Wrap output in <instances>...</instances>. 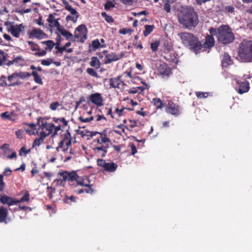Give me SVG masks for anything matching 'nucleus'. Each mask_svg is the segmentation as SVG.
I'll return each instance as SVG.
<instances>
[{"instance_id": "f257e3e1", "label": "nucleus", "mask_w": 252, "mask_h": 252, "mask_svg": "<svg viewBox=\"0 0 252 252\" xmlns=\"http://www.w3.org/2000/svg\"><path fill=\"white\" fill-rule=\"evenodd\" d=\"M179 23L186 29H191L198 23V16L192 7H189L181 11L178 15Z\"/></svg>"}, {"instance_id": "f03ea898", "label": "nucleus", "mask_w": 252, "mask_h": 252, "mask_svg": "<svg viewBox=\"0 0 252 252\" xmlns=\"http://www.w3.org/2000/svg\"><path fill=\"white\" fill-rule=\"evenodd\" d=\"M183 45L196 53L201 50V42L193 34L188 32L178 33Z\"/></svg>"}, {"instance_id": "7ed1b4c3", "label": "nucleus", "mask_w": 252, "mask_h": 252, "mask_svg": "<svg viewBox=\"0 0 252 252\" xmlns=\"http://www.w3.org/2000/svg\"><path fill=\"white\" fill-rule=\"evenodd\" d=\"M238 57L243 63L252 62V41L243 40L239 45Z\"/></svg>"}, {"instance_id": "20e7f679", "label": "nucleus", "mask_w": 252, "mask_h": 252, "mask_svg": "<svg viewBox=\"0 0 252 252\" xmlns=\"http://www.w3.org/2000/svg\"><path fill=\"white\" fill-rule=\"evenodd\" d=\"M217 40L220 43L228 44L233 41L234 35L227 25H221L217 30Z\"/></svg>"}, {"instance_id": "39448f33", "label": "nucleus", "mask_w": 252, "mask_h": 252, "mask_svg": "<svg viewBox=\"0 0 252 252\" xmlns=\"http://www.w3.org/2000/svg\"><path fill=\"white\" fill-rule=\"evenodd\" d=\"M90 182L88 178H82L79 176L76 183L77 185L81 186L83 188L77 190L76 192L78 194H81L84 192L91 194H93L94 190L92 188L93 185H91Z\"/></svg>"}, {"instance_id": "423d86ee", "label": "nucleus", "mask_w": 252, "mask_h": 252, "mask_svg": "<svg viewBox=\"0 0 252 252\" xmlns=\"http://www.w3.org/2000/svg\"><path fill=\"white\" fill-rule=\"evenodd\" d=\"M62 2L64 6L65 9L69 12L71 15H68L66 17V21L67 22L69 21H72L73 23H76L79 17V13L75 10V9L71 7L66 0H63Z\"/></svg>"}, {"instance_id": "0eeeda50", "label": "nucleus", "mask_w": 252, "mask_h": 252, "mask_svg": "<svg viewBox=\"0 0 252 252\" xmlns=\"http://www.w3.org/2000/svg\"><path fill=\"white\" fill-rule=\"evenodd\" d=\"M209 31L210 35H207L204 42L203 43L201 42V49L202 48L209 49L215 45V41L213 36L217 35V30L215 28H211Z\"/></svg>"}, {"instance_id": "6e6552de", "label": "nucleus", "mask_w": 252, "mask_h": 252, "mask_svg": "<svg viewBox=\"0 0 252 252\" xmlns=\"http://www.w3.org/2000/svg\"><path fill=\"white\" fill-rule=\"evenodd\" d=\"M96 162L99 167L102 168L104 171L108 173L114 172L118 167L117 163L113 162H106L103 159L99 158Z\"/></svg>"}, {"instance_id": "1a4fd4ad", "label": "nucleus", "mask_w": 252, "mask_h": 252, "mask_svg": "<svg viewBox=\"0 0 252 252\" xmlns=\"http://www.w3.org/2000/svg\"><path fill=\"white\" fill-rule=\"evenodd\" d=\"M102 53L105 56L104 63L105 64L117 61L123 58L125 55L124 53L123 52L119 55H117L112 52H109L107 50H104Z\"/></svg>"}, {"instance_id": "9d476101", "label": "nucleus", "mask_w": 252, "mask_h": 252, "mask_svg": "<svg viewBox=\"0 0 252 252\" xmlns=\"http://www.w3.org/2000/svg\"><path fill=\"white\" fill-rule=\"evenodd\" d=\"M71 145L70 135L69 133H67L63 135L62 140L59 142L58 147L56 148V150L57 152H59L60 150H62L63 152H65Z\"/></svg>"}, {"instance_id": "9b49d317", "label": "nucleus", "mask_w": 252, "mask_h": 252, "mask_svg": "<svg viewBox=\"0 0 252 252\" xmlns=\"http://www.w3.org/2000/svg\"><path fill=\"white\" fill-rule=\"evenodd\" d=\"M61 176H62L63 180L68 181L69 184L71 186L73 185L74 183H76L79 177V176L75 171H72L71 172L64 171L61 174Z\"/></svg>"}, {"instance_id": "f8f14e48", "label": "nucleus", "mask_w": 252, "mask_h": 252, "mask_svg": "<svg viewBox=\"0 0 252 252\" xmlns=\"http://www.w3.org/2000/svg\"><path fill=\"white\" fill-rule=\"evenodd\" d=\"M166 112L167 113L177 117L181 113L180 106L172 101H170L166 106Z\"/></svg>"}, {"instance_id": "ddd939ff", "label": "nucleus", "mask_w": 252, "mask_h": 252, "mask_svg": "<svg viewBox=\"0 0 252 252\" xmlns=\"http://www.w3.org/2000/svg\"><path fill=\"white\" fill-rule=\"evenodd\" d=\"M25 27L22 24L16 25H11L9 32L15 37L18 38L20 36L21 32L24 31Z\"/></svg>"}, {"instance_id": "4468645a", "label": "nucleus", "mask_w": 252, "mask_h": 252, "mask_svg": "<svg viewBox=\"0 0 252 252\" xmlns=\"http://www.w3.org/2000/svg\"><path fill=\"white\" fill-rule=\"evenodd\" d=\"M74 36L75 38L82 37L83 39L87 38V29L85 25L79 26L75 30Z\"/></svg>"}, {"instance_id": "2eb2a0df", "label": "nucleus", "mask_w": 252, "mask_h": 252, "mask_svg": "<svg viewBox=\"0 0 252 252\" xmlns=\"http://www.w3.org/2000/svg\"><path fill=\"white\" fill-rule=\"evenodd\" d=\"M0 202L4 205H8L9 206L18 204L16 199L1 193L0 194Z\"/></svg>"}, {"instance_id": "dca6fc26", "label": "nucleus", "mask_w": 252, "mask_h": 252, "mask_svg": "<svg viewBox=\"0 0 252 252\" xmlns=\"http://www.w3.org/2000/svg\"><path fill=\"white\" fill-rule=\"evenodd\" d=\"M108 148V145H103L98 144V145L96 147L94 148L93 150L95 154L97 156L104 157L107 152V149Z\"/></svg>"}, {"instance_id": "f3484780", "label": "nucleus", "mask_w": 252, "mask_h": 252, "mask_svg": "<svg viewBox=\"0 0 252 252\" xmlns=\"http://www.w3.org/2000/svg\"><path fill=\"white\" fill-rule=\"evenodd\" d=\"M90 100L97 106H101L103 105V99L101 94L99 93L93 94L90 95Z\"/></svg>"}, {"instance_id": "a211bd4d", "label": "nucleus", "mask_w": 252, "mask_h": 252, "mask_svg": "<svg viewBox=\"0 0 252 252\" xmlns=\"http://www.w3.org/2000/svg\"><path fill=\"white\" fill-rule=\"evenodd\" d=\"M8 214V210L3 206H0V223L7 224L11 220L7 218Z\"/></svg>"}, {"instance_id": "6ab92c4d", "label": "nucleus", "mask_w": 252, "mask_h": 252, "mask_svg": "<svg viewBox=\"0 0 252 252\" xmlns=\"http://www.w3.org/2000/svg\"><path fill=\"white\" fill-rule=\"evenodd\" d=\"M237 84L238 85V88L237 89V92L239 94H242L249 91L250 85L249 83L247 81L244 82L237 81Z\"/></svg>"}, {"instance_id": "aec40b11", "label": "nucleus", "mask_w": 252, "mask_h": 252, "mask_svg": "<svg viewBox=\"0 0 252 252\" xmlns=\"http://www.w3.org/2000/svg\"><path fill=\"white\" fill-rule=\"evenodd\" d=\"M38 123L39 125L40 128L47 133L48 135L51 134L55 128V126L53 124L48 123L47 122L44 123L42 121L41 124H40L39 120H38Z\"/></svg>"}, {"instance_id": "412c9836", "label": "nucleus", "mask_w": 252, "mask_h": 252, "mask_svg": "<svg viewBox=\"0 0 252 252\" xmlns=\"http://www.w3.org/2000/svg\"><path fill=\"white\" fill-rule=\"evenodd\" d=\"M233 63L231 57L227 53H224L222 55L221 65L223 67L226 68Z\"/></svg>"}, {"instance_id": "4be33fe9", "label": "nucleus", "mask_w": 252, "mask_h": 252, "mask_svg": "<svg viewBox=\"0 0 252 252\" xmlns=\"http://www.w3.org/2000/svg\"><path fill=\"white\" fill-rule=\"evenodd\" d=\"M157 68L159 74L160 75H168L169 70L166 63H159L157 64Z\"/></svg>"}, {"instance_id": "5701e85b", "label": "nucleus", "mask_w": 252, "mask_h": 252, "mask_svg": "<svg viewBox=\"0 0 252 252\" xmlns=\"http://www.w3.org/2000/svg\"><path fill=\"white\" fill-rule=\"evenodd\" d=\"M30 35L31 37L37 39H42L46 36V34L41 30L37 28L33 29L31 31Z\"/></svg>"}, {"instance_id": "b1692460", "label": "nucleus", "mask_w": 252, "mask_h": 252, "mask_svg": "<svg viewBox=\"0 0 252 252\" xmlns=\"http://www.w3.org/2000/svg\"><path fill=\"white\" fill-rule=\"evenodd\" d=\"M177 55L175 53L173 50L170 52H167L165 53L164 56V59L171 63H176L177 61Z\"/></svg>"}, {"instance_id": "393cba45", "label": "nucleus", "mask_w": 252, "mask_h": 252, "mask_svg": "<svg viewBox=\"0 0 252 252\" xmlns=\"http://www.w3.org/2000/svg\"><path fill=\"white\" fill-rule=\"evenodd\" d=\"M121 76H119L118 77L111 78L110 79V87L116 88H119V85L122 83L123 85H125L123 81L120 80Z\"/></svg>"}, {"instance_id": "a878e982", "label": "nucleus", "mask_w": 252, "mask_h": 252, "mask_svg": "<svg viewBox=\"0 0 252 252\" xmlns=\"http://www.w3.org/2000/svg\"><path fill=\"white\" fill-rule=\"evenodd\" d=\"M162 47L164 54L167 52H170L173 50L172 45L167 40L163 41Z\"/></svg>"}, {"instance_id": "bb28decb", "label": "nucleus", "mask_w": 252, "mask_h": 252, "mask_svg": "<svg viewBox=\"0 0 252 252\" xmlns=\"http://www.w3.org/2000/svg\"><path fill=\"white\" fill-rule=\"evenodd\" d=\"M110 142V139L107 138L105 134H101L100 139L97 140V143L99 145H102V144H104V145H108L107 143Z\"/></svg>"}, {"instance_id": "cd10ccee", "label": "nucleus", "mask_w": 252, "mask_h": 252, "mask_svg": "<svg viewBox=\"0 0 252 252\" xmlns=\"http://www.w3.org/2000/svg\"><path fill=\"white\" fill-rule=\"evenodd\" d=\"M59 32L61 33V34L62 35L64 36L67 40H72V39L73 35L69 31H67L64 29H61L59 30Z\"/></svg>"}, {"instance_id": "c85d7f7f", "label": "nucleus", "mask_w": 252, "mask_h": 252, "mask_svg": "<svg viewBox=\"0 0 252 252\" xmlns=\"http://www.w3.org/2000/svg\"><path fill=\"white\" fill-rule=\"evenodd\" d=\"M152 102L157 107V109H161L164 106L163 103L159 98H153Z\"/></svg>"}, {"instance_id": "c756f323", "label": "nucleus", "mask_w": 252, "mask_h": 252, "mask_svg": "<svg viewBox=\"0 0 252 252\" xmlns=\"http://www.w3.org/2000/svg\"><path fill=\"white\" fill-rule=\"evenodd\" d=\"M0 149L2 151L3 155L4 156H7L10 152H12V150L9 148V145L8 144L1 145Z\"/></svg>"}, {"instance_id": "7c9ffc66", "label": "nucleus", "mask_w": 252, "mask_h": 252, "mask_svg": "<svg viewBox=\"0 0 252 252\" xmlns=\"http://www.w3.org/2000/svg\"><path fill=\"white\" fill-rule=\"evenodd\" d=\"M41 43L42 44H45L46 45V47L45 48V51H46L47 50L51 51L55 45L54 42L51 40L42 41Z\"/></svg>"}, {"instance_id": "2f4dec72", "label": "nucleus", "mask_w": 252, "mask_h": 252, "mask_svg": "<svg viewBox=\"0 0 252 252\" xmlns=\"http://www.w3.org/2000/svg\"><path fill=\"white\" fill-rule=\"evenodd\" d=\"M90 64L91 66L94 67L96 69H98L100 67V62L97 57H92Z\"/></svg>"}, {"instance_id": "473e14b6", "label": "nucleus", "mask_w": 252, "mask_h": 252, "mask_svg": "<svg viewBox=\"0 0 252 252\" xmlns=\"http://www.w3.org/2000/svg\"><path fill=\"white\" fill-rule=\"evenodd\" d=\"M31 74V75L33 76L34 81L36 83L40 85H42L43 84L41 77L40 76L38 75L37 72L33 71Z\"/></svg>"}, {"instance_id": "72a5a7b5", "label": "nucleus", "mask_w": 252, "mask_h": 252, "mask_svg": "<svg viewBox=\"0 0 252 252\" xmlns=\"http://www.w3.org/2000/svg\"><path fill=\"white\" fill-rule=\"evenodd\" d=\"M155 28L154 25H146L145 26V31L143 32V35L146 37L149 35Z\"/></svg>"}, {"instance_id": "f704fd0d", "label": "nucleus", "mask_w": 252, "mask_h": 252, "mask_svg": "<svg viewBox=\"0 0 252 252\" xmlns=\"http://www.w3.org/2000/svg\"><path fill=\"white\" fill-rule=\"evenodd\" d=\"M77 197L73 196L71 195L70 196H68L67 195H65L63 201L64 203L67 204H71V202H75L76 201Z\"/></svg>"}, {"instance_id": "c9c22d12", "label": "nucleus", "mask_w": 252, "mask_h": 252, "mask_svg": "<svg viewBox=\"0 0 252 252\" xmlns=\"http://www.w3.org/2000/svg\"><path fill=\"white\" fill-rule=\"evenodd\" d=\"M16 74L15 75V76H17V78L19 77L23 79L29 77L31 76V74L28 72L20 71L19 72H16Z\"/></svg>"}, {"instance_id": "e433bc0d", "label": "nucleus", "mask_w": 252, "mask_h": 252, "mask_svg": "<svg viewBox=\"0 0 252 252\" xmlns=\"http://www.w3.org/2000/svg\"><path fill=\"white\" fill-rule=\"evenodd\" d=\"M30 200V194L28 191H25L24 195L20 199H17L18 203L20 202H28Z\"/></svg>"}, {"instance_id": "4c0bfd02", "label": "nucleus", "mask_w": 252, "mask_h": 252, "mask_svg": "<svg viewBox=\"0 0 252 252\" xmlns=\"http://www.w3.org/2000/svg\"><path fill=\"white\" fill-rule=\"evenodd\" d=\"M24 4H22L21 6H20V8L18 9H16V12L20 14L21 15H22L24 13H29L31 11V8H27V9H24Z\"/></svg>"}, {"instance_id": "58836bf2", "label": "nucleus", "mask_w": 252, "mask_h": 252, "mask_svg": "<svg viewBox=\"0 0 252 252\" xmlns=\"http://www.w3.org/2000/svg\"><path fill=\"white\" fill-rule=\"evenodd\" d=\"M92 46L94 49H96L99 47H105V45H101L98 39L92 41Z\"/></svg>"}, {"instance_id": "ea45409f", "label": "nucleus", "mask_w": 252, "mask_h": 252, "mask_svg": "<svg viewBox=\"0 0 252 252\" xmlns=\"http://www.w3.org/2000/svg\"><path fill=\"white\" fill-rule=\"evenodd\" d=\"M35 51L37 52L34 53V55L36 57H42L46 54V51L45 50H41L39 45H38L37 48L36 47Z\"/></svg>"}, {"instance_id": "a19ab883", "label": "nucleus", "mask_w": 252, "mask_h": 252, "mask_svg": "<svg viewBox=\"0 0 252 252\" xmlns=\"http://www.w3.org/2000/svg\"><path fill=\"white\" fill-rule=\"evenodd\" d=\"M6 61V58L4 52L0 50V66L4 64Z\"/></svg>"}, {"instance_id": "79ce46f5", "label": "nucleus", "mask_w": 252, "mask_h": 252, "mask_svg": "<svg viewBox=\"0 0 252 252\" xmlns=\"http://www.w3.org/2000/svg\"><path fill=\"white\" fill-rule=\"evenodd\" d=\"M101 16L105 19V21L109 23H111L114 22L112 17L110 15H108L105 12L101 13Z\"/></svg>"}, {"instance_id": "37998d69", "label": "nucleus", "mask_w": 252, "mask_h": 252, "mask_svg": "<svg viewBox=\"0 0 252 252\" xmlns=\"http://www.w3.org/2000/svg\"><path fill=\"white\" fill-rule=\"evenodd\" d=\"M195 94L198 98H206L209 94L208 93L202 92H196Z\"/></svg>"}, {"instance_id": "c03bdc74", "label": "nucleus", "mask_w": 252, "mask_h": 252, "mask_svg": "<svg viewBox=\"0 0 252 252\" xmlns=\"http://www.w3.org/2000/svg\"><path fill=\"white\" fill-rule=\"evenodd\" d=\"M159 41L158 40H156L154 42H152L150 44L151 48L153 52H156L158 50V47L159 45Z\"/></svg>"}, {"instance_id": "a18cd8bd", "label": "nucleus", "mask_w": 252, "mask_h": 252, "mask_svg": "<svg viewBox=\"0 0 252 252\" xmlns=\"http://www.w3.org/2000/svg\"><path fill=\"white\" fill-rule=\"evenodd\" d=\"M12 116V113H9L8 112H5L1 114V117L2 118L9 120L14 121V120L13 119Z\"/></svg>"}, {"instance_id": "49530a36", "label": "nucleus", "mask_w": 252, "mask_h": 252, "mask_svg": "<svg viewBox=\"0 0 252 252\" xmlns=\"http://www.w3.org/2000/svg\"><path fill=\"white\" fill-rule=\"evenodd\" d=\"M53 121L56 123H59L60 122H62L63 123V125L64 126H66L67 125V121L64 118H54Z\"/></svg>"}, {"instance_id": "de8ad7c7", "label": "nucleus", "mask_w": 252, "mask_h": 252, "mask_svg": "<svg viewBox=\"0 0 252 252\" xmlns=\"http://www.w3.org/2000/svg\"><path fill=\"white\" fill-rule=\"evenodd\" d=\"M5 183L3 181V175L0 174V192H2L5 188Z\"/></svg>"}, {"instance_id": "09e8293b", "label": "nucleus", "mask_w": 252, "mask_h": 252, "mask_svg": "<svg viewBox=\"0 0 252 252\" xmlns=\"http://www.w3.org/2000/svg\"><path fill=\"white\" fill-rule=\"evenodd\" d=\"M87 72L92 76L97 77L98 75L97 72L92 68H88L87 69Z\"/></svg>"}, {"instance_id": "8fccbe9b", "label": "nucleus", "mask_w": 252, "mask_h": 252, "mask_svg": "<svg viewBox=\"0 0 252 252\" xmlns=\"http://www.w3.org/2000/svg\"><path fill=\"white\" fill-rule=\"evenodd\" d=\"M30 149L26 150L25 147H22L19 150V156H23V153H24V156H26L30 152Z\"/></svg>"}, {"instance_id": "3c124183", "label": "nucleus", "mask_w": 252, "mask_h": 252, "mask_svg": "<svg viewBox=\"0 0 252 252\" xmlns=\"http://www.w3.org/2000/svg\"><path fill=\"white\" fill-rule=\"evenodd\" d=\"M53 60L51 58H48L46 60L41 61V64L43 65L48 66L53 63Z\"/></svg>"}, {"instance_id": "603ef678", "label": "nucleus", "mask_w": 252, "mask_h": 252, "mask_svg": "<svg viewBox=\"0 0 252 252\" xmlns=\"http://www.w3.org/2000/svg\"><path fill=\"white\" fill-rule=\"evenodd\" d=\"M27 42L30 46V49L32 51H35L36 47L37 48L38 44L32 41H28Z\"/></svg>"}, {"instance_id": "864d4df0", "label": "nucleus", "mask_w": 252, "mask_h": 252, "mask_svg": "<svg viewBox=\"0 0 252 252\" xmlns=\"http://www.w3.org/2000/svg\"><path fill=\"white\" fill-rule=\"evenodd\" d=\"M115 4L112 2L108 1L104 4V9L106 10H108L112 7H115Z\"/></svg>"}, {"instance_id": "5fc2aeb1", "label": "nucleus", "mask_w": 252, "mask_h": 252, "mask_svg": "<svg viewBox=\"0 0 252 252\" xmlns=\"http://www.w3.org/2000/svg\"><path fill=\"white\" fill-rule=\"evenodd\" d=\"M94 117L93 116L90 118H84L82 116L78 118V120L83 123H88L93 120Z\"/></svg>"}, {"instance_id": "6e6d98bb", "label": "nucleus", "mask_w": 252, "mask_h": 252, "mask_svg": "<svg viewBox=\"0 0 252 252\" xmlns=\"http://www.w3.org/2000/svg\"><path fill=\"white\" fill-rule=\"evenodd\" d=\"M43 140L42 138L40 137L36 138L33 141V146H39L41 143L43 142Z\"/></svg>"}, {"instance_id": "4d7b16f0", "label": "nucleus", "mask_w": 252, "mask_h": 252, "mask_svg": "<svg viewBox=\"0 0 252 252\" xmlns=\"http://www.w3.org/2000/svg\"><path fill=\"white\" fill-rule=\"evenodd\" d=\"M59 106L60 104L58 102H53L50 104V108L52 110H56Z\"/></svg>"}, {"instance_id": "13d9d810", "label": "nucleus", "mask_w": 252, "mask_h": 252, "mask_svg": "<svg viewBox=\"0 0 252 252\" xmlns=\"http://www.w3.org/2000/svg\"><path fill=\"white\" fill-rule=\"evenodd\" d=\"M47 189H48V190H50L49 191V193L48 194V195L49 198L51 199L52 198V197H53V194L55 193L56 189H55V188H52L51 187H48Z\"/></svg>"}, {"instance_id": "bf43d9fd", "label": "nucleus", "mask_w": 252, "mask_h": 252, "mask_svg": "<svg viewBox=\"0 0 252 252\" xmlns=\"http://www.w3.org/2000/svg\"><path fill=\"white\" fill-rule=\"evenodd\" d=\"M133 30L129 29L123 28L122 29L120 30L119 32L120 34H126L127 33H130Z\"/></svg>"}, {"instance_id": "052dcab7", "label": "nucleus", "mask_w": 252, "mask_h": 252, "mask_svg": "<svg viewBox=\"0 0 252 252\" xmlns=\"http://www.w3.org/2000/svg\"><path fill=\"white\" fill-rule=\"evenodd\" d=\"M169 1H167L164 3L163 6V9L167 13L170 12V5L169 3Z\"/></svg>"}, {"instance_id": "680f3d73", "label": "nucleus", "mask_w": 252, "mask_h": 252, "mask_svg": "<svg viewBox=\"0 0 252 252\" xmlns=\"http://www.w3.org/2000/svg\"><path fill=\"white\" fill-rule=\"evenodd\" d=\"M129 146L131 150V155H134L137 153V149L136 146L133 143H130Z\"/></svg>"}, {"instance_id": "e2e57ef3", "label": "nucleus", "mask_w": 252, "mask_h": 252, "mask_svg": "<svg viewBox=\"0 0 252 252\" xmlns=\"http://www.w3.org/2000/svg\"><path fill=\"white\" fill-rule=\"evenodd\" d=\"M225 10L228 12L232 13L234 12V8L233 6H226L224 8Z\"/></svg>"}, {"instance_id": "0e129e2a", "label": "nucleus", "mask_w": 252, "mask_h": 252, "mask_svg": "<svg viewBox=\"0 0 252 252\" xmlns=\"http://www.w3.org/2000/svg\"><path fill=\"white\" fill-rule=\"evenodd\" d=\"M126 109V108L123 107L121 109H119V108H117L115 110L116 113L118 115L119 117L123 116L124 115V111Z\"/></svg>"}, {"instance_id": "69168bd1", "label": "nucleus", "mask_w": 252, "mask_h": 252, "mask_svg": "<svg viewBox=\"0 0 252 252\" xmlns=\"http://www.w3.org/2000/svg\"><path fill=\"white\" fill-rule=\"evenodd\" d=\"M52 25L55 27H57L58 31H59L60 29L61 28H60V24L58 20L55 19L54 21L53 22V23L52 24Z\"/></svg>"}, {"instance_id": "338daca9", "label": "nucleus", "mask_w": 252, "mask_h": 252, "mask_svg": "<svg viewBox=\"0 0 252 252\" xmlns=\"http://www.w3.org/2000/svg\"><path fill=\"white\" fill-rule=\"evenodd\" d=\"M16 135L18 138L21 139L23 138V131L22 129H19L16 131Z\"/></svg>"}, {"instance_id": "774afa93", "label": "nucleus", "mask_w": 252, "mask_h": 252, "mask_svg": "<svg viewBox=\"0 0 252 252\" xmlns=\"http://www.w3.org/2000/svg\"><path fill=\"white\" fill-rule=\"evenodd\" d=\"M15 74H16V72L12 73L8 77L7 79L11 83L15 79L17 78V77L15 76Z\"/></svg>"}]
</instances>
